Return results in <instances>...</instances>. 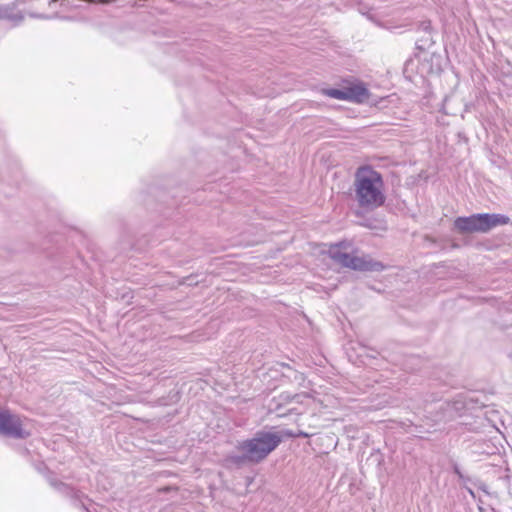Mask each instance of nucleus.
Here are the masks:
<instances>
[{"label":"nucleus","instance_id":"obj_7","mask_svg":"<svg viewBox=\"0 0 512 512\" xmlns=\"http://www.w3.org/2000/svg\"><path fill=\"white\" fill-rule=\"evenodd\" d=\"M454 226L462 233L479 232L476 214L469 217H458L454 221Z\"/></svg>","mask_w":512,"mask_h":512},{"label":"nucleus","instance_id":"obj_6","mask_svg":"<svg viewBox=\"0 0 512 512\" xmlns=\"http://www.w3.org/2000/svg\"><path fill=\"white\" fill-rule=\"evenodd\" d=\"M347 101L362 103L369 98V91L362 83L354 84L345 88Z\"/></svg>","mask_w":512,"mask_h":512},{"label":"nucleus","instance_id":"obj_4","mask_svg":"<svg viewBox=\"0 0 512 512\" xmlns=\"http://www.w3.org/2000/svg\"><path fill=\"white\" fill-rule=\"evenodd\" d=\"M0 434L16 438L26 436L19 417L11 414L8 410L0 411Z\"/></svg>","mask_w":512,"mask_h":512},{"label":"nucleus","instance_id":"obj_8","mask_svg":"<svg viewBox=\"0 0 512 512\" xmlns=\"http://www.w3.org/2000/svg\"><path fill=\"white\" fill-rule=\"evenodd\" d=\"M323 93H324V95H326L328 97H331V98H334V99L347 100V95L345 93V89L344 90H340V89H325V90H323Z\"/></svg>","mask_w":512,"mask_h":512},{"label":"nucleus","instance_id":"obj_5","mask_svg":"<svg viewBox=\"0 0 512 512\" xmlns=\"http://www.w3.org/2000/svg\"><path fill=\"white\" fill-rule=\"evenodd\" d=\"M477 222H478V230L479 232L485 233L490 229L506 225L509 223V217L501 214H476Z\"/></svg>","mask_w":512,"mask_h":512},{"label":"nucleus","instance_id":"obj_1","mask_svg":"<svg viewBox=\"0 0 512 512\" xmlns=\"http://www.w3.org/2000/svg\"><path fill=\"white\" fill-rule=\"evenodd\" d=\"M355 200L360 208L376 209L386 201L383 176L370 165L359 166L354 177Z\"/></svg>","mask_w":512,"mask_h":512},{"label":"nucleus","instance_id":"obj_2","mask_svg":"<svg viewBox=\"0 0 512 512\" xmlns=\"http://www.w3.org/2000/svg\"><path fill=\"white\" fill-rule=\"evenodd\" d=\"M330 258L342 267L360 271H379L384 266L369 256L360 257L357 251L346 242L330 245L328 249Z\"/></svg>","mask_w":512,"mask_h":512},{"label":"nucleus","instance_id":"obj_3","mask_svg":"<svg viewBox=\"0 0 512 512\" xmlns=\"http://www.w3.org/2000/svg\"><path fill=\"white\" fill-rule=\"evenodd\" d=\"M281 441L282 437L278 433L258 432L252 439L239 443L238 450L243 459L257 463L274 451Z\"/></svg>","mask_w":512,"mask_h":512},{"label":"nucleus","instance_id":"obj_9","mask_svg":"<svg viewBox=\"0 0 512 512\" xmlns=\"http://www.w3.org/2000/svg\"><path fill=\"white\" fill-rule=\"evenodd\" d=\"M286 435H287V436H289V437H295V436H296V435H295V434H293V433H286ZM299 435H302V433H301V434H298L297 436H299ZM303 436H307V434H303Z\"/></svg>","mask_w":512,"mask_h":512}]
</instances>
